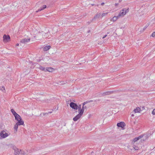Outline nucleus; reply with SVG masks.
<instances>
[{"label":"nucleus","instance_id":"nucleus-1","mask_svg":"<svg viewBox=\"0 0 155 155\" xmlns=\"http://www.w3.org/2000/svg\"><path fill=\"white\" fill-rule=\"evenodd\" d=\"M36 33L34 34L35 35L34 36V38H35V39H37V40L40 39V38L43 36V35H44V32L43 31H42L41 32H38V31L36 30Z\"/></svg>","mask_w":155,"mask_h":155},{"label":"nucleus","instance_id":"nucleus-2","mask_svg":"<svg viewBox=\"0 0 155 155\" xmlns=\"http://www.w3.org/2000/svg\"><path fill=\"white\" fill-rule=\"evenodd\" d=\"M129 12L128 9L124 8L118 14V16L119 17H123L124 16L126 13L128 12Z\"/></svg>","mask_w":155,"mask_h":155},{"label":"nucleus","instance_id":"nucleus-3","mask_svg":"<svg viewBox=\"0 0 155 155\" xmlns=\"http://www.w3.org/2000/svg\"><path fill=\"white\" fill-rule=\"evenodd\" d=\"M10 134L7 133L5 131H2L0 133V135L1 137L3 138H5L8 137Z\"/></svg>","mask_w":155,"mask_h":155},{"label":"nucleus","instance_id":"nucleus-4","mask_svg":"<svg viewBox=\"0 0 155 155\" xmlns=\"http://www.w3.org/2000/svg\"><path fill=\"white\" fill-rule=\"evenodd\" d=\"M15 155H24V151L16 149L15 150Z\"/></svg>","mask_w":155,"mask_h":155},{"label":"nucleus","instance_id":"nucleus-5","mask_svg":"<svg viewBox=\"0 0 155 155\" xmlns=\"http://www.w3.org/2000/svg\"><path fill=\"white\" fill-rule=\"evenodd\" d=\"M144 136L146 137L145 139H146L148 137L147 135H141L139 137H138L135 138L133 139V142L134 143L135 142H136L138 140L140 139L141 138H142L143 137V136Z\"/></svg>","mask_w":155,"mask_h":155},{"label":"nucleus","instance_id":"nucleus-6","mask_svg":"<svg viewBox=\"0 0 155 155\" xmlns=\"http://www.w3.org/2000/svg\"><path fill=\"white\" fill-rule=\"evenodd\" d=\"M3 38L4 42H8L10 40V37L8 35H3Z\"/></svg>","mask_w":155,"mask_h":155},{"label":"nucleus","instance_id":"nucleus-7","mask_svg":"<svg viewBox=\"0 0 155 155\" xmlns=\"http://www.w3.org/2000/svg\"><path fill=\"white\" fill-rule=\"evenodd\" d=\"M70 106L73 109L75 110H77L78 109V106L74 102H71L70 104Z\"/></svg>","mask_w":155,"mask_h":155},{"label":"nucleus","instance_id":"nucleus-8","mask_svg":"<svg viewBox=\"0 0 155 155\" xmlns=\"http://www.w3.org/2000/svg\"><path fill=\"white\" fill-rule=\"evenodd\" d=\"M30 40V38H24L20 41V42L22 43H26L29 42Z\"/></svg>","mask_w":155,"mask_h":155},{"label":"nucleus","instance_id":"nucleus-9","mask_svg":"<svg viewBox=\"0 0 155 155\" xmlns=\"http://www.w3.org/2000/svg\"><path fill=\"white\" fill-rule=\"evenodd\" d=\"M125 125L124 123L123 122H120V123H118L117 124V126L118 127L123 128L124 127Z\"/></svg>","mask_w":155,"mask_h":155},{"label":"nucleus","instance_id":"nucleus-10","mask_svg":"<svg viewBox=\"0 0 155 155\" xmlns=\"http://www.w3.org/2000/svg\"><path fill=\"white\" fill-rule=\"evenodd\" d=\"M81 116L78 114L73 118V120L74 121H77L81 117Z\"/></svg>","mask_w":155,"mask_h":155},{"label":"nucleus","instance_id":"nucleus-11","mask_svg":"<svg viewBox=\"0 0 155 155\" xmlns=\"http://www.w3.org/2000/svg\"><path fill=\"white\" fill-rule=\"evenodd\" d=\"M120 18L118 15L117 16H114L112 18L110 19V21H112L113 22H115L117 20Z\"/></svg>","mask_w":155,"mask_h":155},{"label":"nucleus","instance_id":"nucleus-12","mask_svg":"<svg viewBox=\"0 0 155 155\" xmlns=\"http://www.w3.org/2000/svg\"><path fill=\"white\" fill-rule=\"evenodd\" d=\"M84 109L82 108L81 109L78 110L79 114L81 116H82L84 113Z\"/></svg>","mask_w":155,"mask_h":155},{"label":"nucleus","instance_id":"nucleus-13","mask_svg":"<svg viewBox=\"0 0 155 155\" xmlns=\"http://www.w3.org/2000/svg\"><path fill=\"white\" fill-rule=\"evenodd\" d=\"M18 122H17L16 123L18 125H23L24 124V121L21 120H20L18 121Z\"/></svg>","mask_w":155,"mask_h":155},{"label":"nucleus","instance_id":"nucleus-14","mask_svg":"<svg viewBox=\"0 0 155 155\" xmlns=\"http://www.w3.org/2000/svg\"><path fill=\"white\" fill-rule=\"evenodd\" d=\"M14 117H15V119L17 121L21 120V117L18 114H16Z\"/></svg>","mask_w":155,"mask_h":155},{"label":"nucleus","instance_id":"nucleus-15","mask_svg":"<svg viewBox=\"0 0 155 155\" xmlns=\"http://www.w3.org/2000/svg\"><path fill=\"white\" fill-rule=\"evenodd\" d=\"M101 15V14L100 13L97 14L94 17V18L92 19V20H93L94 19H96L99 18L100 17Z\"/></svg>","mask_w":155,"mask_h":155},{"label":"nucleus","instance_id":"nucleus-16","mask_svg":"<svg viewBox=\"0 0 155 155\" xmlns=\"http://www.w3.org/2000/svg\"><path fill=\"white\" fill-rule=\"evenodd\" d=\"M54 71V69L51 67H48L46 68V71H48L50 72H52Z\"/></svg>","mask_w":155,"mask_h":155},{"label":"nucleus","instance_id":"nucleus-17","mask_svg":"<svg viewBox=\"0 0 155 155\" xmlns=\"http://www.w3.org/2000/svg\"><path fill=\"white\" fill-rule=\"evenodd\" d=\"M46 8V5H44L43 6L41 7L38 10V11H36V12H38L40 11H41L43 9H45V8Z\"/></svg>","mask_w":155,"mask_h":155},{"label":"nucleus","instance_id":"nucleus-18","mask_svg":"<svg viewBox=\"0 0 155 155\" xmlns=\"http://www.w3.org/2000/svg\"><path fill=\"white\" fill-rule=\"evenodd\" d=\"M51 46L50 45L46 46L44 47L43 50L45 51H47L49 50Z\"/></svg>","mask_w":155,"mask_h":155},{"label":"nucleus","instance_id":"nucleus-19","mask_svg":"<svg viewBox=\"0 0 155 155\" xmlns=\"http://www.w3.org/2000/svg\"><path fill=\"white\" fill-rule=\"evenodd\" d=\"M39 68L42 71L45 72L46 71V68H45V67H43L41 66H39Z\"/></svg>","mask_w":155,"mask_h":155},{"label":"nucleus","instance_id":"nucleus-20","mask_svg":"<svg viewBox=\"0 0 155 155\" xmlns=\"http://www.w3.org/2000/svg\"><path fill=\"white\" fill-rule=\"evenodd\" d=\"M140 110V109L139 107H137L135 109H134V111L135 113H137L139 112Z\"/></svg>","mask_w":155,"mask_h":155},{"label":"nucleus","instance_id":"nucleus-21","mask_svg":"<svg viewBox=\"0 0 155 155\" xmlns=\"http://www.w3.org/2000/svg\"><path fill=\"white\" fill-rule=\"evenodd\" d=\"M87 103V102H84L83 104V106H82V108L84 109H87V107L86 106H84V105L86 104Z\"/></svg>","mask_w":155,"mask_h":155},{"label":"nucleus","instance_id":"nucleus-22","mask_svg":"<svg viewBox=\"0 0 155 155\" xmlns=\"http://www.w3.org/2000/svg\"><path fill=\"white\" fill-rule=\"evenodd\" d=\"M11 111L14 116H15L16 114H17L14 110L13 109H11Z\"/></svg>","mask_w":155,"mask_h":155},{"label":"nucleus","instance_id":"nucleus-23","mask_svg":"<svg viewBox=\"0 0 155 155\" xmlns=\"http://www.w3.org/2000/svg\"><path fill=\"white\" fill-rule=\"evenodd\" d=\"M111 92H109V91L103 93L102 94V95L103 96H105L106 95L109 94Z\"/></svg>","mask_w":155,"mask_h":155},{"label":"nucleus","instance_id":"nucleus-24","mask_svg":"<svg viewBox=\"0 0 155 155\" xmlns=\"http://www.w3.org/2000/svg\"><path fill=\"white\" fill-rule=\"evenodd\" d=\"M18 126V125L16 123L14 126V128L16 132H17V131Z\"/></svg>","mask_w":155,"mask_h":155},{"label":"nucleus","instance_id":"nucleus-25","mask_svg":"<svg viewBox=\"0 0 155 155\" xmlns=\"http://www.w3.org/2000/svg\"><path fill=\"white\" fill-rule=\"evenodd\" d=\"M43 38H46L48 37V33L47 34L45 33L44 34Z\"/></svg>","mask_w":155,"mask_h":155},{"label":"nucleus","instance_id":"nucleus-26","mask_svg":"<svg viewBox=\"0 0 155 155\" xmlns=\"http://www.w3.org/2000/svg\"><path fill=\"white\" fill-rule=\"evenodd\" d=\"M0 89L3 92L5 90V88L4 87H0Z\"/></svg>","mask_w":155,"mask_h":155},{"label":"nucleus","instance_id":"nucleus-27","mask_svg":"<svg viewBox=\"0 0 155 155\" xmlns=\"http://www.w3.org/2000/svg\"><path fill=\"white\" fill-rule=\"evenodd\" d=\"M108 12H106V13H103L102 15H101V16H102V17H103L106 15H107V14H108Z\"/></svg>","mask_w":155,"mask_h":155},{"label":"nucleus","instance_id":"nucleus-28","mask_svg":"<svg viewBox=\"0 0 155 155\" xmlns=\"http://www.w3.org/2000/svg\"><path fill=\"white\" fill-rule=\"evenodd\" d=\"M152 114L153 115H155V109H154L153 110Z\"/></svg>","mask_w":155,"mask_h":155},{"label":"nucleus","instance_id":"nucleus-29","mask_svg":"<svg viewBox=\"0 0 155 155\" xmlns=\"http://www.w3.org/2000/svg\"><path fill=\"white\" fill-rule=\"evenodd\" d=\"M152 36L153 37H155V32H153L152 33Z\"/></svg>","mask_w":155,"mask_h":155},{"label":"nucleus","instance_id":"nucleus-30","mask_svg":"<svg viewBox=\"0 0 155 155\" xmlns=\"http://www.w3.org/2000/svg\"><path fill=\"white\" fill-rule=\"evenodd\" d=\"M81 109V105L80 104L78 106V109Z\"/></svg>","mask_w":155,"mask_h":155},{"label":"nucleus","instance_id":"nucleus-31","mask_svg":"<svg viewBox=\"0 0 155 155\" xmlns=\"http://www.w3.org/2000/svg\"><path fill=\"white\" fill-rule=\"evenodd\" d=\"M107 35H105L103 37V38L104 39V38H105V37H106V36H107Z\"/></svg>","mask_w":155,"mask_h":155},{"label":"nucleus","instance_id":"nucleus-32","mask_svg":"<svg viewBox=\"0 0 155 155\" xmlns=\"http://www.w3.org/2000/svg\"><path fill=\"white\" fill-rule=\"evenodd\" d=\"M147 26H145V27H144V28H143V29H144H144H146L147 28Z\"/></svg>","mask_w":155,"mask_h":155},{"label":"nucleus","instance_id":"nucleus-33","mask_svg":"<svg viewBox=\"0 0 155 155\" xmlns=\"http://www.w3.org/2000/svg\"><path fill=\"white\" fill-rule=\"evenodd\" d=\"M134 149L135 150H138V147H137V148H134Z\"/></svg>","mask_w":155,"mask_h":155},{"label":"nucleus","instance_id":"nucleus-34","mask_svg":"<svg viewBox=\"0 0 155 155\" xmlns=\"http://www.w3.org/2000/svg\"><path fill=\"white\" fill-rule=\"evenodd\" d=\"M104 4V3H101V5H103Z\"/></svg>","mask_w":155,"mask_h":155},{"label":"nucleus","instance_id":"nucleus-35","mask_svg":"<svg viewBox=\"0 0 155 155\" xmlns=\"http://www.w3.org/2000/svg\"><path fill=\"white\" fill-rule=\"evenodd\" d=\"M118 5V3H116V4H115V6H117V5Z\"/></svg>","mask_w":155,"mask_h":155},{"label":"nucleus","instance_id":"nucleus-36","mask_svg":"<svg viewBox=\"0 0 155 155\" xmlns=\"http://www.w3.org/2000/svg\"><path fill=\"white\" fill-rule=\"evenodd\" d=\"M131 116L133 117H134V115L133 114H132Z\"/></svg>","mask_w":155,"mask_h":155},{"label":"nucleus","instance_id":"nucleus-37","mask_svg":"<svg viewBox=\"0 0 155 155\" xmlns=\"http://www.w3.org/2000/svg\"><path fill=\"white\" fill-rule=\"evenodd\" d=\"M16 45V46H18V45H19V44H17Z\"/></svg>","mask_w":155,"mask_h":155},{"label":"nucleus","instance_id":"nucleus-38","mask_svg":"<svg viewBox=\"0 0 155 155\" xmlns=\"http://www.w3.org/2000/svg\"><path fill=\"white\" fill-rule=\"evenodd\" d=\"M51 113V112H48L49 113Z\"/></svg>","mask_w":155,"mask_h":155},{"label":"nucleus","instance_id":"nucleus-39","mask_svg":"<svg viewBox=\"0 0 155 155\" xmlns=\"http://www.w3.org/2000/svg\"><path fill=\"white\" fill-rule=\"evenodd\" d=\"M107 34H109V33L107 32Z\"/></svg>","mask_w":155,"mask_h":155}]
</instances>
